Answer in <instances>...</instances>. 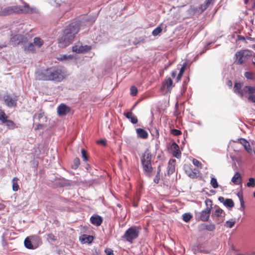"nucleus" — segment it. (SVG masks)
<instances>
[{"label":"nucleus","mask_w":255,"mask_h":255,"mask_svg":"<svg viewBox=\"0 0 255 255\" xmlns=\"http://www.w3.org/2000/svg\"><path fill=\"white\" fill-rule=\"evenodd\" d=\"M152 157V155L148 148L146 149L140 157L143 170L146 174H150L153 171L151 165Z\"/></svg>","instance_id":"20e7f679"},{"label":"nucleus","mask_w":255,"mask_h":255,"mask_svg":"<svg viewBox=\"0 0 255 255\" xmlns=\"http://www.w3.org/2000/svg\"><path fill=\"white\" fill-rule=\"evenodd\" d=\"M186 67H187V63L186 62H185L182 65V66L180 69L179 72L183 74Z\"/></svg>","instance_id":"13d9d810"},{"label":"nucleus","mask_w":255,"mask_h":255,"mask_svg":"<svg viewBox=\"0 0 255 255\" xmlns=\"http://www.w3.org/2000/svg\"><path fill=\"white\" fill-rule=\"evenodd\" d=\"M139 232L135 226H132L129 228L122 237L123 240L130 243H132L133 240L136 239L139 235Z\"/></svg>","instance_id":"39448f33"},{"label":"nucleus","mask_w":255,"mask_h":255,"mask_svg":"<svg viewBox=\"0 0 255 255\" xmlns=\"http://www.w3.org/2000/svg\"><path fill=\"white\" fill-rule=\"evenodd\" d=\"M28 42V38L24 35L17 34L12 36L10 39V44L14 46H16L18 45L23 46L26 43Z\"/></svg>","instance_id":"423d86ee"},{"label":"nucleus","mask_w":255,"mask_h":255,"mask_svg":"<svg viewBox=\"0 0 255 255\" xmlns=\"http://www.w3.org/2000/svg\"><path fill=\"white\" fill-rule=\"evenodd\" d=\"M73 58V56L71 54L70 55H63L61 56L60 58H59L58 59L61 60V61H65L68 60L69 59H71Z\"/></svg>","instance_id":"3c124183"},{"label":"nucleus","mask_w":255,"mask_h":255,"mask_svg":"<svg viewBox=\"0 0 255 255\" xmlns=\"http://www.w3.org/2000/svg\"><path fill=\"white\" fill-rule=\"evenodd\" d=\"M171 150L172 155L177 159L181 157V153L179 150V145L175 142H172L171 146Z\"/></svg>","instance_id":"f8f14e48"},{"label":"nucleus","mask_w":255,"mask_h":255,"mask_svg":"<svg viewBox=\"0 0 255 255\" xmlns=\"http://www.w3.org/2000/svg\"><path fill=\"white\" fill-rule=\"evenodd\" d=\"M44 127V125L41 124H38L36 126V127L34 129L35 130H38V129H42Z\"/></svg>","instance_id":"69168bd1"},{"label":"nucleus","mask_w":255,"mask_h":255,"mask_svg":"<svg viewBox=\"0 0 255 255\" xmlns=\"http://www.w3.org/2000/svg\"><path fill=\"white\" fill-rule=\"evenodd\" d=\"M35 76L38 80L51 81L56 82H60L64 79L61 69L56 66L37 71L35 72Z\"/></svg>","instance_id":"f257e3e1"},{"label":"nucleus","mask_w":255,"mask_h":255,"mask_svg":"<svg viewBox=\"0 0 255 255\" xmlns=\"http://www.w3.org/2000/svg\"><path fill=\"white\" fill-rule=\"evenodd\" d=\"M210 184L214 188H217L219 187V184L216 178L212 177L210 181Z\"/></svg>","instance_id":"49530a36"},{"label":"nucleus","mask_w":255,"mask_h":255,"mask_svg":"<svg viewBox=\"0 0 255 255\" xmlns=\"http://www.w3.org/2000/svg\"><path fill=\"white\" fill-rule=\"evenodd\" d=\"M106 255H114L113 251L110 249H106L105 250Z\"/></svg>","instance_id":"bf43d9fd"},{"label":"nucleus","mask_w":255,"mask_h":255,"mask_svg":"<svg viewBox=\"0 0 255 255\" xmlns=\"http://www.w3.org/2000/svg\"><path fill=\"white\" fill-rule=\"evenodd\" d=\"M237 196L240 200V204H241V207L240 208L239 210L243 211L244 210V209L245 208V203H244L242 193L239 192L237 194Z\"/></svg>","instance_id":"7c9ffc66"},{"label":"nucleus","mask_w":255,"mask_h":255,"mask_svg":"<svg viewBox=\"0 0 255 255\" xmlns=\"http://www.w3.org/2000/svg\"><path fill=\"white\" fill-rule=\"evenodd\" d=\"M130 95L132 96H136L137 94V89L135 86H131L130 88Z\"/></svg>","instance_id":"603ef678"},{"label":"nucleus","mask_w":255,"mask_h":255,"mask_svg":"<svg viewBox=\"0 0 255 255\" xmlns=\"http://www.w3.org/2000/svg\"><path fill=\"white\" fill-rule=\"evenodd\" d=\"M171 133L173 135H175V136H178V135L182 134V132L181 131V130L177 129H175V128L171 129Z\"/></svg>","instance_id":"864d4df0"},{"label":"nucleus","mask_w":255,"mask_h":255,"mask_svg":"<svg viewBox=\"0 0 255 255\" xmlns=\"http://www.w3.org/2000/svg\"><path fill=\"white\" fill-rule=\"evenodd\" d=\"M22 47L23 49V51L26 53H35L36 51L34 45L32 42L28 43L27 42V43H26L25 44H23Z\"/></svg>","instance_id":"ddd939ff"},{"label":"nucleus","mask_w":255,"mask_h":255,"mask_svg":"<svg viewBox=\"0 0 255 255\" xmlns=\"http://www.w3.org/2000/svg\"><path fill=\"white\" fill-rule=\"evenodd\" d=\"M160 179V175L158 173H156V175L154 179V182L155 183H158L159 180Z\"/></svg>","instance_id":"e2e57ef3"},{"label":"nucleus","mask_w":255,"mask_h":255,"mask_svg":"<svg viewBox=\"0 0 255 255\" xmlns=\"http://www.w3.org/2000/svg\"><path fill=\"white\" fill-rule=\"evenodd\" d=\"M131 45H132L131 40L126 37L120 41L119 43L117 45V47L118 48H123Z\"/></svg>","instance_id":"2eb2a0df"},{"label":"nucleus","mask_w":255,"mask_h":255,"mask_svg":"<svg viewBox=\"0 0 255 255\" xmlns=\"http://www.w3.org/2000/svg\"><path fill=\"white\" fill-rule=\"evenodd\" d=\"M185 172L188 174V175L191 178H194L196 176V173L195 172H193L190 169V168L185 170Z\"/></svg>","instance_id":"8fccbe9b"},{"label":"nucleus","mask_w":255,"mask_h":255,"mask_svg":"<svg viewBox=\"0 0 255 255\" xmlns=\"http://www.w3.org/2000/svg\"><path fill=\"white\" fill-rule=\"evenodd\" d=\"M235 56L236 57V63L237 64L241 65L245 62L242 50L237 51L235 54Z\"/></svg>","instance_id":"4be33fe9"},{"label":"nucleus","mask_w":255,"mask_h":255,"mask_svg":"<svg viewBox=\"0 0 255 255\" xmlns=\"http://www.w3.org/2000/svg\"><path fill=\"white\" fill-rule=\"evenodd\" d=\"M192 162L193 164L197 167H201L202 164L197 159L194 158Z\"/></svg>","instance_id":"4d7b16f0"},{"label":"nucleus","mask_w":255,"mask_h":255,"mask_svg":"<svg viewBox=\"0 0 255 255\" xmlns=\"http://www.w3.org/2000/svg\"><path fill=\"white\" fill-rule=\"evenodd\" d=\"M81 154H82V157L83 158V160L85 161H87L88 160L89 158H88V155L86 150H85L84 148L82 149Z\"/></svg>","instance_id":"09e8293b"},{"label":"nucleus","mask_w":255,"mask_h":255,"mask_svg":"<svg viewBox=\"0 0 255 255\" xmlns=\"http://www.w3.org/2000/svg\"><path fill=\"white\" fill-rule=\"evenodd\" d=\"M211 212L208 209H204L200 212H195V216L197 220L206 222L209 221Z\"/></svg>","instance_id":"6e6552de"},{"label":"nucleus","mask_w":255,"mask_h":255,"mask_svg":"<svg viewBox=\"0 0 255 255\" xmlns=\"http://www.w3.org/2000/svg\"><path fill=\"white\" fill-rule=\"evenodd\" d=\"M29 237L32 241V243L33 244V246L35 249H37L39 246L42 244V241L39 236L37 235H34Z\"/></svg>","instance_id":"412c9836"},{"label":"nucleus","mask_w":255,"mask_h":255,"mask_svg":"<svg viewBox=\"0 0 255 255\" xmlns=\"http://www.w3.org/2000/svg\"><path fill=\"white\" fill-rule=\"evenodd\" d=\"M207 50V48H205L204 50H203L202 51L200 52L199 53L197 54V55L195 57V58L198 59V57L202 55L203 53H204L206 50Z\"/></svg>","instance_id":"0e129e2a"},{"label":"nucleus","mask_w":255,"mask_h":255,"mask_svg":"<svg viewBox=\"0 0 255 255\" xmlns=\"http://www.w3.org/2000/svg\"><path fill=\"white\" fill-rule=\"evenodd\" d=\"M98 42L101 44L107 43L111 42L115 39L112 36V33L109 32H104L99 35L96 38Z\"/></svg>","instance_id":"0eeeda50"},{"label":"nucleus","mask_w":255,"mask_h":255,"mask_svg":"<svg viewBox=\"0 0 255 255\" xmlns=\"http://www.w3.org/2000/svg\"><path fill=\"white\" fill-rule=\"evenodd\" d=\"M244 76L249 80H254L255 79V75L252 72L247 71L244 74Z\"/></svg>","instance_id":"ea45409f"},{"label":"nucleus","mask_w":255,"mask_h":255,"mask_svg":"<svg viewBox=\"0 0 255 255\" xmlns=\"http://www.w3.org/2000/svg\"><path fill=\"white\" fill-rule=\"evenodd\" d=\"M7 120V116L5 113L1 110H0V120L2 123Z\"/></svg>","instance_id":"de8ad7c7"},{"label":"nucleus","mask_w":255,"mask_h":255,"mask_svg":"<svg viewBox=\"0 0 255 255\" xmlns=\"http://www.w3.org/2000/svg\"><path fill=\"white\" fill-rule=\"evenodd\" d=\"M80 164V159L78 157L75 158L73 161V164L71 165V168L73 169H76Z\"/></svg>","instance_id":"79ce46f5"},{"label":"nucleus","mask_w":255,"mask_h":255,"mask_svg":"<svg viewBox=\"0 0 255 255\" xmlns=\"http://www.w3.org/2000/svg\"><path fill=\"white\" fill-rule=\"evenodd\" d=\"M183 73H181L180 72H179V73L178 74V75L177 76V78H176V80H177V82H178L179 81H180L183 76Z\"/></svg>","instance_id":"338daca9"},{"label":"nucleus","mask_w":255,"mask_h":255,"mask_svg":"<svg viewBox=\"0 0 255 255\" xmlns=\"http://www.w3.org/2000/svg\"><path fill=\"white\" fill-rule=\"evenodd\" d=\"M246 185L248 187H254L255 186V179L253 177H250Z\"/></svg>","instance_id":"37998d69"},{"label":"nucleus","mask_w":255,"mask_h":255,"mask_svg":"<svg viewBox=\"0 0 255 255\" xmlns=\"http://www.w3.org/2000/svg\"><path fill=\"white\" fill-rule=\"evenodd\" d=\"M244 56L245 61L249 59V58L253 56V52L249 50H242Z\"/></svg>","instance_id":"2f4dec72"},{"label":"nucleus","mask_w":255,"mask_h":255,"mask_svg":"<svg viewBox=\"0 0 255 255\" xmlns=\"http://www.w3.org/2000/svg\"><path fill=\"white\" fill-rule=\"evenodd\" d=\"M244 90L245 93H249V94H253L255 93V87L250 86H246L244 88Z\"/></svg>","instance_id":"c9c22d12"},{"label":"nucleus","mask_w":255,"mask_h":255,"mask_svg":"<svg viewBox=\"0 0 255 255\" xmlns=\"http://www.w3.org/2000/svg\"><path fill=\"white\" fill-rule=\"evenodd\" d=\"M242 176L239 172H236L232 178V181L235 185H239L241 183Z\"/></svg>","instance_id":"a878e982"},{"label":"nucleus","mask_w":255,"mask_h":255,"mask_svg":"<svg viewBox=\"0 0 255 255\" xmlns=\"http://www.w3.org/2000/svg\"><path fill=\"white\" fill-rule=\"evenodd\" d=\"M166 86L168 91H170L173 87V81L171 78H168L163 83V87Z\"/></svg>","instance_id":"c85d7f7f"},{"label":"nucleus","mask_w":255,"mask_h":255,"mask_svg":"<svg viewBox=\"0 0 255 255\" xmlns=\"http://www.w3.org/2000/svg\"><path fill=\"white\" fill-rule=\"evenodd\" d=\"M147 37L145 36H142L138 38H135L133 40H131L132 45H136L140 43L145 42Z\"/></svg>","instance_id":"bb28decb"},{"label":"nucleus","mask_w":255,"mask_h":255,"mask_svg":"<svg viewBox=\"0 0 255 255\" xmlns=\"http://www.w3.org/2000/svg\"><path fill=\"white\" fill-rule=\"evenodd\" d=\"M213 3V0H206L204 3L201 5L205 10L211 4Z\"/></svg>","instance_id":"a18cd8bd"},{"label":"nucleus","mask_w":255,"mask_h":255,"mask_svg":"<svg viewBox=\"0 0 255 255\" xmlns=\"http://www.w3.org/2000/svg\"><path fill=\"white\" fill-rule=\"evenodd\" d=\"M94 240V237L91 235H88L86 234H83L79 237V240L83 244L91 243Z\"/></svg>","instance_id":"a211bd4d"},{"label":"nucleus","mask_w":255,"mask_h":255,"mask_svg":"<svg viewBox=\"0 0 255 255\" xmlns=\"http://www.w3.org/2000/svg\"><path fill=\"white\" fill-rule=\"evenodd\" d=\"M137 137L142 139H146L148 137V132L143 128H138L136 129Z\"/></svg>","instance_id":"5701e85b"},{"label":"nucleus","mask_w":255,"mask_h":255,"mask_svg":"<svg viewBox=\"0 0 255 255\" xmlns=\"http://www.w3.org/2000/svg\"><path fill=\"white\" fill-rule=\"evenodd\" d=\"M97 17L94 15H89L83 18V22L87 25H92L96 20Z\"/></svg>","instance_id":"aec40b11"},{"label":"nucleus","mask_w":255,"mask_h":255,"mask_svg":"<svg viewBox=\"0 0 255 255\" xmlns=\"http://www.w3.org/2000/svg\"><path fill=\"white\" fill-rule=\"evenodd\" d=\"M90 222L93 225L99 226L103 222V218L98 215H93L90 217Z\"/></svg>","instance_id":"f3484780"},{"label":"nucleus","mask_w":255,"mask_h":255,"mask_svg":"<svg viewBox=\"0 0 255 255\" xmlns=\"http://www.w3.org/2000/svg\"><path fill=\"white\" fill-rule=\"evenodd\" d=\"M3 124H5L8 128L11 129L14 128L15 126L13 121L7 119Z\"/></svg>","instance_id":"e433bc0d"},{"label":"nucleus","mask_w":255,"mask_h":255,"mask_svg":"<svg viewBox=\"0 0 255 255\" xmlns=\"http://www.w3.org/2000/svg\"><path fill=\"white\" fill-rule=\"evenodd\" d=\"M4 101L8 107H15L17 105V99L16 98H12L9 95H6L4 97Z\"/></svg>","instance_id":"9d476101"},{"label":"nucleus","mask_w":255,"mask_h":255,"mask_svg":"<svg viewBox=\"0 0 255 255\" xmlns=\"http://www.w3.org/2000/svg\"><path fill=\"white\" fill-rule=\"evenodd\" d=\"M18 178L14 177L12 180V190L14 191H17L19 189V185L17 183Z\"/></svg>","instance_id":"58836bf2"},{"label":"nucleus","mask_w":255,"mask_h":255,"mask_svg":"<svg viewBox=\"0 0 255 255\" xmlns=\"http://www.w3.org/2000/svg\"><path fill=\"white\" fill-rule=\"evenodd\" d=\"M235 224V221H227L225 223V226L228 228H232Z\"/></svg>","instance_id":"5fc2aeb1"},{"label":"nucleus","mask_w":255,"mask_h":255,"mask_svg":"<svg viewBox=\"0 0 255 255\" xmlns=\"http://www.w3.org/2000/svg\"><path fill=\"white\" fill-rule=\"evenodd\" d=\"M44 112H42V111H40V113L38 114H34V116H33V118H37V119L40 121V120L43 118V117L44 116Z\"/></svg>","instance_id":"6e6d98bb"},{"label":"nucleus","mask_w":255,"mask_h":255,"mask_svg":"<svg viewBox=\"0 0 255 255\" xmlns=\"http://www.w3.org/2000/svg\"><path fill=\"white\" fill-rule=\"evenodd\" d=\"M71 108L65 104H61L57 108V113L59 116H64L70 112Z\"/></svg>","instance_id":"9b49d317"},{"label":"nucleus","mask_w":255,"mask_h":255,"mask_svg":"<svg viewBox=\"0 0 255 255\" xmlns=\"http://www.w3.org/2000/svg\"><path fill=\"white\" fill-rule=\"evenodd\" d=\"M205 203L206 206L205 209H208L209 211H211L213 209L212 201L210 199L207 198L205 201Z\"/></svg>","instance_id":"4c0bfd02"},{"label":"nucleus","mask_w":255,"mask_h":255,"mask_svg":"<svg viewBox=\"0 0 255 255\" xmlns=\"http://www.w3.org/2000/svg\"><path fill=\"white\" fill-rule=\"evenodd\" d=\"M167 169V174L169 176L173 174L175 171V166L174 164L171 163V160H169L168 162Z\"/></svg>","instance_id":"473e14b6"},{"label":"nucleus","mask_w":255,"mask_h":255,"mask_svg":"<svg viewBox=\"0 0 255 255\" xmlns=\"http://www.w3.org/2000/svg\"><path fill=\"white\" fill-rule=\"evenodd\" d=\"M201 227H204V229L208 231H213L215 230V225L214 224L206 225L205 224H202L200 225Z\"/></svg>","instance_id":"72a5a7b5"},{"label":"nucleus","mask_w":255,"mask_h":255,"mask_svg":"<svg viewBox=\"0 0 255 255\" xmlns=\"http://www.w3.org/2000/svg\"><path fill=\"white\" fill-rule=\"evenodd\" d=\"M80 23V21H74L66 26L62 36L59 39L60 47H65L71 43L79 30Z\"/></svg>","instance_id":"f03ea898"},{"label":"nucleus","mask_w":255,"mask_h":255,"mask_svg":"<svg viewBox=\"0 0 255 255\" xmlns=\"http://www.w3.org/2000/svg\"><path fill=\"white\" fill-rule=\"evenodd\" d=\"M243 83L240 82H236L234 86V92L236 94L239 95L241 97H243L244 95L245 91L242 89Z\"/></svg>","instance_id":"4468645a"},{"label":"nucleus","mask_w":255,"mask_h":255,"mask_svg":"<svg viewBox=\"0 0 255 255\" xmlns=\"http://www.w3.org/2000/svg\"><path fill=\"white\" fill-rule=\"evenodd\" d=\"M192 218V215L190 213H186L183 214L182 219L185 222H188Z\"/></svg>","instance_id":"a19ab883"},{"label":"nucleus","mask_w":255,"mask_h":255,"mask_svg":"<svg viewBox=\"0 0 255 255\" xmlns=\"http://www.w3.org/2000/svg\"><path fill=\"white\" fill-rule=\"evenodd\" d=\"M124 115L126 117V118L129 120L130 122L132 124H135L138 122L137 117L133 115L131 111L124 113Z\"/></svg>","instance_id":"6ab92c4d"},{"label":"nucleus","mask_w":255,"mask_h":255,"mask_svg":"<svg viewBox=\"0 0 255 255\" xmlns=\"http://www.w3.org/2000/svg\"><path fill=\"white\" fill-rule=\"evenodd\" d=\"M248 100L255 103V95L251 94L248 97Z\"/></svg>","instance_id":"680f3d73"},{"label":"nucleus","mask_w":255,"mask_h":255,"mask_svg":"<svg viewBox=\"0 0 255 255\" xmlns=\"http://www.w3.org/2000/svg\"><path fill=\"white\" fill-rule=\"evenodd\" d=\"M91 46L88 45H76L72 47V51L77 53H84L88 52L91 49Z\"/></svg>","instance_id":"1a4fd4ad"},{"label":"nucleus","mask_w":255,"mask_h":255,"mask_svg":"<svg viewBox=\"0 0 255 255\" xmlns=\"http://www.w3.org/2000/svg\"><path fill=\"white\" fill-rule=\"evenodd\" d=\"M24 247L29 250H34L36 249L33 246L32 241H31L30 237H26L24 241Z\"/></svg>","instance_id":"b1692460"},{"label":"nucleus","mask_w":255,"mask_h":255,"mask_svg":"<svg viewBox=\"0 0 255 255\" xmlns=\"http://www.w3.org/2000/svg\"><path fill=\"white\" fill-rule=\"evenodd\" d=\"M240 143L244 146L246 150L249 153H251L252 149L249 142L245 138H240Z\"/></svg>","instance_id":"393cba45"},{"label":"nucleus","mask_w":255,"mask_h":255,"mask_svg":"<svg viewBox=\"0 0 255 255\" xmlns=\"http://www.w3.org/2000/svg\"><path fill=\"white\" fill-rule=\"evenodd\" d=\"M98 143L99 144H101L103 145H106V141L104 139H100L98 141Z\"/></svg>","instance_id":"774afa93"},{"label":"nucleus","mask_w":255,"mask_h":255,"mask_svg":"<svg viewBox=\"0 0 255 255\" xmlns=\"http://www.w3.org/2000/svg\"><path fill=\"white\" fill-rule=\"evenodd\" d=\"M47 239L52 241H55L56 240L54 235L52 234H49L47 235Z\"/></svg>","instance_id":"052dcab7"},{"label":"nucleus","mask_w":255,"mask_h":255,"mask_svg":"<svg viewBox=\"0 0 255 255\" xmlns=\"http://www.w3.org/2000/svg\"><path fill=\"white\" fill-rule=\"evenodd\" d=\"M222 214H224V216L225 215V213L224 211L219 207H217V209L212 213L211 217L214 219L215 217H221L222 216Z\"/></svg>","instance_id":"cd10ccee"},{"label":"nucleus","mask_w":255,"mask_h":255,"mask_svg":"<svg viewBox=\"0 0 255 255\" xmlns=\"http://www.w3.org/2000/svg\"><path fill=\"white\" fill-rule=\"evenodd\" d=\"M224 205L227 208H232L234 206L235 204L232 199H226V201L224 203Z\"/></svg>","instance_id":"f704fd0d"},{"label":"nucleus","mask_w":255,"mask_h":255,"mask_svg":"<svg viewBox=\"0 0 255 255\" xmlns=\"http://www.w3.org/2000/svg\"><path fill=\"white\" fill-rule=\"evenodd\" d=\"M205 9L203 8V6L200 4L198 6H191L189 9V12L190 13L192 14L193 15H199L202 13Z\"/></svg>","instance_id":"dca6fc26"},{"label":"nucleus","mask_w":255,"mask_h":255,"mask_svg":"<svg viewBox=\"0 0 255 255\" xmlns=\"http://www.w3.org/2000/svg\"><path fill=\"white\" fill-rule=\"evenodd\" d=\"M24 5L8 6L0 11V16L9 15L14 13H19L24 11L27 13L37 12V9L35 7H30L26 2H23Z\"/></svg>","instance_id":"7ed1b4c3"},{"label":"nucleus","mask_w":255,"mask_h":255,"mask_svg":"<svg viewBox=\"0 0 255 255\" xmlns=\"http://www.w3.org/2000/svg\"><path fill=\"white\" fill-rule=\"evenodd\" d=\"M33 44L38 48L41 47L44 44V41L39 37H35L33 39Z\"/></svg>","instance_id":"c756f323"},{"label":"nucleus","mask_w":255,"mask_h":255,"mask_svg":"<svg viewBox=\"0 0 255 255\" xmlns=\"http://www.w3.org/2000/svg\"><path fill=\"white\" fill-rule=\"evenodd\" d=\"M162 30V28L160 26H158L153 29L152 34L153 36L158 35Z\"/></svg>","instance_id":"c03bdc74"}]
</instances>
